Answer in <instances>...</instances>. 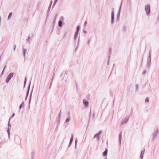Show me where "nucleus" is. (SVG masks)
<instances>
[{"label": "nucleus", "mask_w": 159, "mask_h": 159, "mask_svg": "<svg viewBox=\"0 0 159 159\" xmlns=\"http://www.w3.org/2000/svg\"><path fill=\"white\" fill-rule=\"evenodd\" d=\"M83 102L84 105L86 106L87 107L88 105L89 102L85 100H84Z\"/></svg>", "instance_id": "3"}, {"label": "nucleus", "mask_w": 159, "mask_h": 159, "mask_svg": "<svg viewBox=\"0 0 159 159\" xmlns=\"http://www.w3.org/2000/svg\"><path fill=\"white\" fill-rule=\"evenodd\" d=\"M144 153V151H142L141 152L140 157L142 159L143 157V155Z\"/></svg>", "instance_id": "6"}, {"label": "nucleus", "mask_w": 159, "mask_h": 159, "mask_svg": "<svg viewBox=\"0 0 159 159\" xmlns=\"http://www.w3.org/2000/svg\"><path fill=\"white\" fill-rule=\"evenodd\" d=\"M12 15V13L11 12L9 14V15L8 16V19H10L11 17V16Z\"/></svg>", "instance_id": "9"}, {"label": "nucleus", "mask_w": 159, "mask_h": 159, "mask_svg": "<svg viewBox=\"0 0 159 159\" xmlns=\"http://www.w3.org/2000/svg\"><path fill=\"white\" fill-rule=\"evenodd\" d=\"M69 120V119H67L66 120V122H68Z\"/></svg>", "instance_id": "12"}, {"label": "nucleus", "mask_w": 159, "mask_h": 159, "mask_svg": "<svg viewBox=\"0 0 159 159\" xmlns=\"http://www.w3.org/2000/svg\"><path fill=\"white\" fill-rule=\"evenodd\" d=\"M13 75V73H11L9 74V75H8L7 78L6 80V82L8 83L9 81L11 79Z\"/></svg>", "instance_id": "1"}, {"label": "nucleus", "mask_w": 159, "mask_h": 159, "mask_svg": "<svg viewBox=\"0 0 159 159\" xmlns=\"http://www.w3.org/2000/svg\"><path fill=\"white\" fill-rule=\"evenodd\" d=\"M72 141V139H71L70 140V142H71Z\"/></svg>", "instance_id": "15"}, {"label": "nucleus", "mask_w": 159, "mask_h": 159, "mask_svg": "<svg viewBox=\"0 0 159 159\" xmlns=\"http://www.w3.org/2000/svg\"><path fill=\"white\" fill-rule=\"evenodd\" d=\"M7 132H8V135H9L10 134V130L9 129V128L8 129Z\"/></svg>", "instance_id": "11"}, {"label": "nucleus", "mask_w": 159, "mask_h": 159, "mask_svg": "<svg viewBox=\"0 0 159 159\" xmlns=\"http://www.w3.org/2000/svg\"><path fill=\"white\" fill-rule=\"evenodd\" d=\"M14 115H15V114H14V113H13V115H12L13 116H14Z\"/></svg>", "instance_id": "14"}, {"label": "nucleus", "mask_w": 159, "mask_h": 159, "mask_svg": "<svg viewBox=\"0 0 159 159\" xmlns=\"http://www.w3.org/2000/svg\"><path fill=\"white\" fill-rule=\"evenodd\" d=\"M107 149H106L105 151L103 152V155L104 156H106L107 154Z\"/></svg>", "instance_id": "4"}, {"label": "nucleus", "mask_w": 159, "mask_h": 159, "mask_svg": "<svg viewBox=\"0 0 159 159\" xmlns=\"http://www.w3.org/2000/svg\"><path fill=\"white\" fill-rule=\"evenodd\" d=\"M145 101L146 102H148L149 101V99L148 98H146V99H145Z\"/></svg>", "instance_id": "10"}, {"label": "nucleus", "mask_w": 159, "mask_h": 159, "mask_svg": "<svg viewBox=\"0 0 159 159\" xmlns=\"http://www.w3.org/2000/svg\"><path fill=\"white\" fill-rule=\"evenodd\" d=\"M24 105V102H23L20 105V109H21L23 107Z\"/></svg>", "instance_id": "8"}, {"label": "nucleus", "mask_w": 159, "mask_h": 159, "mask_svg": "<svg viewBox=\"0 0 159 159\" xmlns=\"http://www.w3.org/2000/svg\"><path fill=\"white\" fill-rule=\"evenodd\" d=\"M62 25V22L61 21H60L58 23V25L60 27H61Z\"/></svg>", "instance_id": "7"}, {"label": "nucleus", "mask_w": 159, "mask_h": 159, "mask_svg": "<svg viewBox=\"0 0 159 159\" xmlns=\"http://www.w3.org/2000/svg\"><path fill=\"white\" fill-rule=\"evenodd\" d=\"M145 10L147 13L148 15L150 12V7L149 6H147L145 7Z\"/></svg>", "instance_id": "2"}, {"label": "nucleus", "mask_w": 159, "mask_h": 159, "mask_svg": "<svg viewBox=\"0 0 159 159\" xmlns=\"http://www.w3.org/2000/svg\"><path fill=\"white\" fill-rule=\"evenodd\" d=\"M114 12L113 11H112L111 13V18L112 19V21H113V20L114 18Z\"/></svg>", "instance_id": "5"}, {"label": "nucleus", "mask_w": 159, "mask_h": 159, "mask_svg": "<svg viewBox=\"0 0 159 159\" xmlns=\"http://www.w3.org/2000/svg\"><path fill=\"white\" fill-rule=\"evenodd\" d=\"M77 30L78 31L80 27L79 26H77Z\"/></svg>", "instance_id": "13"}]
</instances>
